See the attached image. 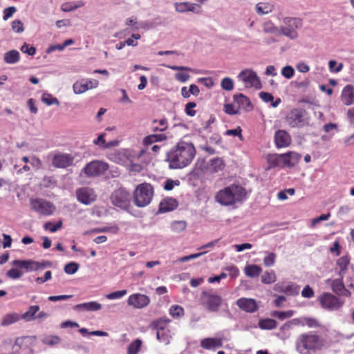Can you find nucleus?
<instances>
[{
	"mask_svg": "<svg viewBox=\"0 0 354 354\" xmlns=\"http://www.w3.org/2000/svg\"><path fill=\"white\" fill-rule=\"evenodd\" d=\"M196 155V149L191 142L180 141L167 153V160L171 169H182L189 165Z\"/></svg>",
	"mask_w": 354,
	"mask_h": 354,
	"instance_id": "obj_1",
	"label": "nucleus"
},
{
	"mask_svg": "<svg viewBox=\"0 0 354 354\" xmlns=\"http://www.w3.org/2000/svg\"><path fill=\"white\" fill-rule=\"evenodd\" d=\"M324 339L313 332L300 334L295 341V349L299 354H311L320 351Z\"/></svg>",
	"mask_w": 354,
	"mask_h": 354,
	"instance_id": "obj_2",
	"label": "nucleus"
},
{
	"mask_svg": "<svg viewBox=\"0 0 354 354\" xmlns=\"http://www.w3.org/2000/svg\"><path fill=\"white\" fill-rule=\"evenodd\" d=\"M245 189L240 185H231L219 190L215 196L216 202L224 206H230L242 202L246 198Z\"/></svg>",
	"mask_w": 354,
	"mask_h": 354,
	"instance_id": "obj_3",
	"label": "nucleus"
},
{
	"mask_svg": "<svg viewBox=\"0 0 354 354\" xmlns=\"http://www.w3.org/2000/svg\"><path fill=\"white\" fill-rule=\"evenodd\" d=\"M223 302L222 297L213 289L203 290L198 299L199 304L211 313L218 312Z\"/></svg>",
	"mask_w": 354,
	"mask_h": 354,
	"instance_id": "obj_4",
	"label": "nucleus"
},
{
	"mask_svg": "<svg viewBox=\"0 0 354 354\" xmlns=\"http://www.w3.org/2000/svg\"><path fill=\"white\" fill-rule=\"evenodd\" d=\"M153 196V188L150 183H143L138 185L133 192V202L138 207L148 205Z\"/></svg>",
	"mask_w": 354,
	"mask_h": 354,
	"instance_id": "obj_5",
	"label": "nucleus"
},
{
	"mask_svg": "<svg viewBox=\"0 0 354 354\" xmlns=\"http://www.w3.org/2000/svg\"><path fill=\"white\" fill-rule=\"evenodd\" d=\"M131 198L130 193L124 187L114 190L110 196L111 203L122 209H126L129 207Z\"/></svg>",
	"mask_w": 354,
	"mask_h": 354,
	"instance_id": "obj_6",
	"label": "nucleus"
},
{
	"mask_svg": "<svg viewBox=\"0 0 354 354\" xmlns=\"http://www.w3.org/2000/svg\"><path fill=\"white\" fill-rule=\"evenodd\" d=\"M31 209L44 216H50L55 211V205L41 198L31 199L30 201Z\"/></svg>",
	"mask_w": 354,
	"mask_h": 354,
	"instance_id": "obj_7",
	"label": "nucleus"
},
{
	"mask_svg": "<svg viewBox=\"0 0 354 354\" xmlns=\"http://www.w3.org/2000/svg\"><path fill=\"white\" fill-rule=\"evenodd\" d=\"M283 22L285 26L281 28L282 33L292 39H296L298 36L296 30L301 27V19L295 17H286Z\"/></svg>",
	"mask_w": 354,
	"mask_h": 354,
	"instance_id": "obj_8",
	"label": "nucleus"
},
{
	"mask_svg": "<svg viewBox=\"0 0 354 354\" xmlns=\"http://www.w3.org/2000/svg\"><path fill=\"white\" fill-rule=\"evenodd\" d=\"M108 169V163L100 160H93L88 163L83 170L86 176L91 177L100 176L106 171Z\"/></svg>",
	"mask_w": 354,
	"mask_h": 354,
	"instance_id": "obj_9",
	"label": "nucleus"
},
{
	"mask_svg": "<svg viewBox=\"0 0 354 354\" xmlns=\"http://www.w3.org/2000/svg\"><path fill=\"white\" fill-rule=\"evenodd\" d=\"M306 111L302 109H294L286 116V122L292 128L302 127L305 125Z\"/></svg>",
	"mask_w": 354,
	"mask_h": 354,
	"instance_id": "obj_10",
	"label": "nucleus"
},
{
	"mask_svg": "<svg viewBox=\"0 0 354 354\" xmlns=\"http://www.w3.org/2000/svg\"><path fill=\"white\" fill-rule=\"evenodd\" d=\"M238 78L244 82L246 87L261 88V83L257 73L251 69H245L238 75Z\"/></svg>",
	"mask_w": 354,
	"mask_h": 354,
	"instance_id": "obj_11",
	"label": "nucleus"
},
{
	"mask_svg": "<svg viewBox=\"0 0 354 354\" xmlns=\"http://www.w3.org/2000/svg\"><path fill=\"white\" fill-rule=\"evenodd\" d=\"M319 301L322 307L328 310H338L343 305L339 298L330 293H324Z\"/></svg>",
	"mask_w": 354,
	"mask_h": 354,
	"instance_id": "obj_12",
	"label": "nucleus"
},
{
	"mask_svg": "<svg viewBox=\"0 0 354 354\" xmlns=\"http://www.w3.org/2000/svg\"><path fill=\"white\" fill-rule=\"evenodd\" d=\"M150 302V298L147 295L141 293L132 294L127 299L128 305L137 309H142L148 306Z\"/></svg>",
	"mask_w": 354,
	"mask_h": 354,
	"instance_id": "obj_13",
	"label": "nucleus"
},
{
	"mask_svg": "<svg viewBox=\"0 0 354 354\" xmlns=\"http://www.w3.org/2000/svg\"><path fill=\"white\" fill-rule=\"evenodd\" d=\"M74 157L69 153H55L52 160V164L57 168L65 169L73 165Z\"/></svg>",
	"mask_w": 354,
	"mask_h": 354,
	"instance_id": "obj_14",
	"label": "nucleus"
},
{
	"mask_svg": "<svg viewBox=\"0 0 354 354\" xmlns=\"http://www.w3.org/2000/svg\"><path fill=\"white\" fill-rule=\"evenodd\" d=\"M78 201L84 205H88L96 200L97 195L94 190L89 187H82L76 191Z\"/></svg>",
	"mask_w": 354,
	"mask_h": 354,
	"instance_id": "obj_15",
	"label": "nucleus"
},
{
	"mask_svg": "<svg viewBox=\"0 0 354 354\" xmlns=\"http://www.w3.org/2000/svg\"><path fill=\"white\" fill-rule=\"evenodd\" d=\"M291 324L307 326L309 328H317L319 326V324L316 319L312 317H302L300 319H293L290 322H286L281 327V330H284L289 329Z\"/></svg>",
	"mask_w": 354,
	"mask_h": 354,
	"instance_id": "obj_16",
	"label": "nucleus"
},
{
	"mask_svg": "<svg viewBox=\"0 0 354 354\" xmlns=\"http://www.w3.org/2000/svg\"><path fill=\"white\" fill-rule=\"evenodd\" d=\"M292 139L290 134L285 130H278L274 133V143L277 148L288 147Z\"/></svg>",
	"mask_w": 354,
	"mask_h": 354,
	"instance_id": "obj_17",
	"label": "nucleus"
},
{
	"mask_svg": "<svg viewBox=\"0 0 354 354\" xmlns=\"http://www.w3.org/2000/svg\"><path fill=\"white\" fill-rule=\"evenodd\" d=\"M236 305L243 310L253 313L257 310V304L254 299L240 298L236 301Z\"/></svg>",
	"mask_w": 354,
	"mask_h": 354,
	"instance_id": "obj_18",
	"label": "nucleus"
},
{
	"mask_svg": "<svg viewBox=\"0 0 354 354\" xmlns=\"http://www.w3.org/2000/svg\"><path fill=\"white\" fill-rule=\"evenodd\" d=\"M12 265L19 268H24L27 272L39 270L38 261L31 259L29 260H15L12 261Z\"/></svg>",
	"mask_w": 354,
	"mask_h": 354,
	"instance_id": "obj_19",
	"label": "nucleus"
},
{
	"mask_svg": "<svg viewBox=\"0 0 354 354\" xmlns=\"http://www.w3.org/2000/svg\"><path fill=\"white\" fill-rule=\"evenodd\" d=\"M201 346L207 350H215L223 346V339L216 337L205 338L201 342Z\"/></svg>",
	"mask_w": 354,
	"mask_h": 354,
	"instance_id": "obj_20",
	"label": "nucleus"
},
{
	"mask_svg": "<svg viewBox=\"0 0 354 354\" xmlns=\"http://www.w3.org/2000/svg\"><path fill=\"white\" fill-rule=\"evenodd\" d=\"M341 99L345 105L352 104L354 102V86L346 85L342 91Z\"/></svg>",
	"mask_w": 354,
	"mask_h": 354,
	"instance_id": "obj_21",
	"label": "nucleus"
},
{
	"mask_svg": "<svg viewBox=\"0 0 354 354\" xmlns=\"http://www.w3.org/2000/svg\"><path fill=\"white\" fill-rule=\"evenodd\" d=\"M178 207V202L173 198H164L159 205V212H167L174 210Z\"/></svg>",
	"mask_w": 354,
	"mask_h": 354,
	"instance_id": "obj_22",
	"label": "nucleus"
},
{
	"mask_svg": "<svg viewBox=\"0 0 354 354\" xmlns=\"http://www.w3.org/2000/svg\"><path fill=\"white\" fill-rule=\"evenodd\" d=\"M171 322V320L167 317H161L154 320L151 324V327L157 331L165 330L169 328V324Z\"/></svg>",
	"mask_w": 354,
	"mask_h": 354,
	"instance_id": "obj_23",
	"label": "nucleus"
},
{
	"mask_svg": "<svg viewBox=\"0 0 354 354\" xmlns=\"http://www.w3.org/2000/svg\"><path fill=\"white\" fill-rule=\"evenodd\" d=\"M102 305L96 301H90L77 304L74 306L75 310H83L86 311H96L100 310Z\"/></svg>",
	"mask_w": 354,
	"mask_h": 354,
	"instance_id": "obj_24",
	"label": "nucleus"
},
{
	"mask_svg": "<svg viewBox=\"0 0 354 354\" xmlns=\"http://www.w3.org/2000/svg\"><path fill=\"white\" fill-rule=\"evenodd\" d=\"M225 164L221 158H214L209 161V169L214 173L222 171L225 168Z\"/></svg>",
	"mask_w": 354,
	"mask_h": 354,
	"instance_id": "obj_25",
	"label": "nucleus"
},
{
	"mask_svg": "<svg viewBox=\"0 0 354 354\" xmlns=\"http://www.w3.org/2000/svg\"><path fill=\"white\" fill-rule=\"evenodd\" d=\"M279 158H281V161H283L285 165L291 167L294 165V163L291 162V160H295L297 161L301 158V156L297 153L288 152L286 153L279 155Z\"/></svg>",
	"mask_w": 354,
	"mask_h": 354,
	"instance_id": "obj_26",
	"label": "nucleus"
},
{
	"mask_svg": "<svg viewBox=\"0 0 354 354\" xmlns=\"http://www.w3.org/2000/svg\"><path fill=\"white\" fill-rule=\"evenodd\" d=\"M95 145H101L103 149H109L112 147L118 146L119 142L116 140L106 142L104 140V133H101L98 136L97 138L93 141Z\"/></svg>",
	"mask_w": 354,
	"mask_h": 354,
	"instance_id": "obj_27",
	"label": "nucleus"
},
{
	"mask_svg": "<svg viewBox=\"0 0 354 354\" xmlns=\"http://www.w3.org/2000/svg\"><path fill=\"white\" fill-rule=\"evenodd\" d=\"M21 319V316L18 313H8L6 314L2 319L1 326H6L17 322Z\"/></svg>",
	"mask_w": 354,
	"mask_h": 354,
	"instance_id": "obj_28",
	"label": "nucleus"
},
{
	"mask_svg": "<svg viewBox=\"0 0 354 354\" xmlns=\"http://www.w3.org/2000/svg\"><path fill=\"white\" fill-rule=\"evenodd\" d=\"M244 272L246 276L249 277H257L262 272V269L257 265H248L245 267Z\"/></svg>",
	"mask_w": 354,
	"mask_h": 354,
	"instance_id": "obj_29",
	"label": "nucleus"
},
{
	"mask_svg": "<svg viewBox=\"0 0 354 354\" xmlns=\"http://www.w3.org/2000/svg\"><path fill=\"white\" fill-rule=\"evenodd\" d=\"M299 290L300 286L299 285L292 282H288L286 283L283 293L288 296H295L299 295Z\"/></svg>",
	"mask_w": 354,
	"mask_h": 354,
	"instance_id": "obj_30",
	"label": "nucleus"
},
{
	"mask_svg": "<svg viewBox=\"0 0 354 354\" xmlns=\"http://www.w3.org/2000/svg\"><path fill=\"white\" fill-rule=\"evenodd\" d=\"M234 102L238 104L239 109L241 108L247 109L248 107L251 106V102L249 98L241 93L239 95H234Z\"/></svg>",
	"mask_w": 354,
	"mask_h": 354,
	"instance_id": "obj_31",
	"label": "nucleus"
},
{
	"mask_svg": "<svg viewBox=\"0 0 354 354\" xmlns=\"http://www.w3.org/2000/svg\"><path fill=\"white\" fill-rule=\"evenodd\" d=\"M19 53L16 50H12L5 53L4 61L8 64H15L19 61Z\"/></svg>",
	"mask_w": 354,
	"mask_h": 354,
	"instance_id": "obj_32",
	"label": "nucleus"
},
{
	"mask_svg": "<svg viewBox=\"0 0 354 354\" xmlns=\"http://www.w3.org/2000/svg\"><path fill=\"white\" fill-rule=\"evenodd\" d=\"M259 327L263 330H272L277 326V322L273 319H263L259 322Z\"/></svg>",
	"mask_w": 354,
	"mask_h": 354,
	"instance_id": "obj_33",
	"label": "nucleus"
},
{
	"mask_svg": "<svg viewBox=\"0 0 354 354\" xmlns=\"http://www.w3.org/2000/svg\"><path fill=\"white\" fill-rule=\"evenodd\" d=\"M39 306H30L28 310L21 315V319L30 321L37 319L36 313L39 311Z\"/></svg>",
	"mask_w": 354,
	"mask_h": 354,
	"instance_id": "obj_34",
	"label": "nucleus"
},
{
	"mask_svg": "<svg viewBox=\"0 0 354 354\" xmlns=\"http://www.w3.org/2000/svg\"><path fill=\"white\" fill-rule=\"evenodd\" d=\"M73 89L75 94H82L88 91V87L85 83V80H81L73 84Z\"/></svg>",
	"mask_w": 354,
	"mask_h": 354,
	"instance_id": "obj_35",
	"label": "nucleus"
},
{
	"mask_svg": "<svg viewBox=\"0 0 354 354\" xmlns=\"http://www.w3.org/2000/svg\"><path fill=\"white\" fill-rule=\"evenodd\" d=\"M256 10L259 15H265L271 12L273 6L268 3H259L256 6Z\"/></svg>",
	"mask_w": 354,
	"mask_h": 354,
	"instance_id": "obj_36",
	"label": "nucleus"
},
{
	"mask_svg": "<svg viewBox=\"0 0 354 354\" xmlns=\"http://www.w3.org/2000/svg\"><path fill=\"white\" fill-rule=\"evenodd\" d=\"M195 4L187 2L176 3L175 4L176 10L178 12H184L186 11L193 12L195 8Z\"/></svg>",
	"mask_w": 354,
	"mask_h": 354,
	"instance_id": "obj_37",
	"label": "nucleus"
},
{
	"mask_svg": "<svg viewBox=\"0 0 354 354\" xmlns=\"http://www.w3.org/2000/svg\"><path fill=\"white\" fill-rule=\"evenodd\" d=\"M276 280L277 277L274 271L273 270L266 271L261 276V281L265 284H271L275 282Z\"/></svg>",
	"mask_w": 354,
	"mask_h": 354,
	"instance_id": "obj_38",
	"label": "nucleus"
},
{
	"mask_svg": "<svg viewBox=\"0 0 354 354\" xmlns=\"http://www.w3.org/2000/svg\"><path fill=\"white\" fill-rule=\"evenodd\" d=\"M157 339L165 343V344H168L170 342V339L171 337V330L169 329H167L165 330L157 331L156 333Z\"/></svg>",
	"mask_w": 354,
	"mask_h": 354,
	"instance_id": "obj_39",
	"label": "nucleus"
},
{
	"mask_svg": "<svg viewBox=\"0 0 354 354\" xmlns=\"http://www.w3.org/2000/svg\"><path fill=\"white\" fill-rule=\"evenodd\" d=\"M142 341L136 339L133 341L128 346V354H138L142 346Z\"/></svg>",
	"mask_w": 354,
	"mask_h": 354,
	"instance_id": "obj_40",
	"label": "nucleus"
},
{
	"mask_svg": "<svg viewBox=\"0 0 354 354\" xmlns=\"http://www.w3.org/2000/svg\"><path fill=\"white\" fill-rule=\"evenodd\" d=\"M184 309L178 305H173L169 309V314L174 318H179L184 315Z\"/></svg>",
	"mask_w": 354,
	"mask_h": 354,
	"instance_id": "obj_41",
	"label": "nucleus"
},
{
	"mask_svg": "<svg viewBox=\"0 0 354 354\" xmlns=\"http://www.w3.org/2000/svg\"><path fill=\"white\" fill-rule=\"evenodd\" d=\"M62 225L63 223L61 220L57 221L56 223L49 221L44 224V227L46 230H48L50 232H55L62 227Z\"/></svg>",
	"mask_w": 354,
	"mask_h": 354,
	"instance_id": "obj_42",
	"label": "nucleus"
},
{
	"mask_svg": "<svg viewBox=\"0 0 354 354\" xmlns=\"http://www.w3.org/2000/svg\"><path fill=\"white\" fill-rule=\"evenodd\" d=\"M295 314V311L292 310H289L287 311H274L272 313V316L277 317L281 320H283L286 318H290L292 317Z\"/></svg>",
	"mask_w": 354,
	"mask_h": 354,
	"instance_id": "obj_43",
	"label": "nucleus"
},
{
	"mask_svg": "<svg viewBox=\"0 0 354 354\" xmlns=\"http://www.w3.org/2000/svg\"><path fill=\"white\" fill-rule=\"evenodd\" d=\"M344 288L345 287L343 283L342 279H337L333 281L332 290L335 293H342L344 291Z\"/></svg>",
	"mask_w": 354,
	"mask_h": 354,
	"instance_id": "obj_44",
	"label": "nucleus"
},
{
	"mask_svg": "<svg viewBox=\"0 0 354 354\" xmlns=\"http://www.w3.org/2000/svg\"><path fill=\"white\" fill-rule=\"evenodd\" d=\"M61 339L57 335H49L45 337L42 342L44 344L48 345V346H54L55 344H57L60 342Z\"/></svg>",
	"mask_w": 354,
	"mask_h": 354,
	"instance_id": "obj_45",
	"label": "nucleus"
},
{
	"mask_svg": "<svg viewBox=\"0 0 354 354\" xmlns=\"http://www.w3.org/2000/svg\"><path fill=\"white\" fill-rule=\"evenodd\" d=\"M349 264V259L347 256L340 257L337 262V266L340 269V272H345Z\"/></svg>",
	"mask_w": 354,
	"mask_h": 354,
	"instance_id": "obj_46",
	"label": "nucleus"
},
{
	"mask_svg": "<svg viewBox=\"0 0 354 354\" xmlns=\"http://www.w3.org/2000/svg\"><path fill=\"white\" fill-rule=\"evenodd\" d=\"M224 111L228 115H236L239 113V107L232 104L224 105Z\"/></svg>",
	"mask_w": 354,
	"mask_h": 354,
	"instance_id": "obj_47",
	"label": "nucleus"
},
{
	"mask_svg": "<svg viewBox=\"0 0 354 354\" xmlns=\"http://www.w3.org/2000/svg\"><path fill=\"white\" fill-rule=\"evenodd\" d=\"M41 100L47 105H52L54 104H59L58 100L56 97H53L52 95L48 93L43 94Z\"/></svg>",
	"mask_w": 354,
	"mask_h": 354,
	"instance_id": "obj_48",
	"label": "nucleus"
},
{
	"mask_svg": "<svg viewBox=\"0 0 354 354\" xmlns=\"http://www.w3.org/2000/svg\"><path fill=\"white\" fill-rule=\"evenodd\" d=\"M221 86L225 91H232L234 88L233 80L230 77H225L222 80Z\"/></svg>",
	"mask_w": 354,
	"mask_h": 354,
	"instance_id": "obj_49",
	"label": "nucleus"
},
{
	"mask_svg": "<svg viewBox=\"0 0 354 354\" xmlns=\"http://www.w3.org/2000/svg\"><path fill=\"white\" fill-rule=\"evenodd\" d=\"M158 122V120H153V124H156ZM167 128V121L166 119H161L158 121V126H153V131H163L166 130Z\"/></svg>",
	"mask_w": 354,
	"mask_h": 354,
	"instance_id": "obj_50",
	"label": "nucleus"
},
{
	"mask_svg": "<svg viewBox=\"0 0 354 354\" xmlns=\"http://www.w3.org/2000/svg\"><path fill=\"white\" fill-rule=\"evenodd\" d=\"M79 268V265L75 262H71L64 266V272L68 274H75Z\"/></svg>",
	"mask_w": 354,
	"mask_h": 354,
	"instance_id": "obj_51",
	"label": "nucleus"
},
{
	"mask_svg": "<svg viewBox=\"0 0 354 354\" xmlns=\"http://www.w3.org/2000/svg\"><path fill=\"white\" fill-rule=\"evenodd\" d=\"M276 257H277V255L274 253H273V252L269 253L263 259L264 265L267 267L272 266L275 263Z\"/></svg>",
	"mask_w": 354,
	"mask_h": 354,
	"instance_id": "obj_52",
	"label": "nucleus"
},
{
	"mask_svg": "<svg viewBox=\"0 0 354 354\" xmlns=\"http://www.w3.org/2000/svg\"><path fill=\"white\" fill-rule=\"evenodd\" d=\"M127 294V290H118L115 292H111L108 294L106 297L108 299H120L124 297Z\"/></svg>",
	"mask_w": 354,
	"mask_h": 354,
	"instance_id": "obj_53",
	"label": "nucleus"
},
{
	"mask_svg": "<svg viewBox=\"0 0 354 354\" xmlns=\"http://www.w3.org/2000/svg\"><path fill=\"white\" fill-rule=\"evenodd\" d=\"M196 106V103L190 102L185 105V111L189 116L194 117L196 111L194 109Z\"/></svg>",
	"mask_w": 354,
	"mask_h": 354,
	"instance_id": "obj_54",
	"label": "nucleus"
},
{
	"mask_svg": "<svg viewBox=\"0 0 354 354\" xmlns=\"http://www.w3.org/2000/svg\"><path fill=\"white\" fill-rule=\"evenodd\" d=\"M21 50L24 53H26L28 55H34L36 53V48L32 46H30L29 44L24 43L23 46L21 47Z\"/></svg>",
	"mask_w": 354,
	"mask_h": 354,
	"instance_id": "obj_55",
	"label": "nucleus"
},
{
	"mask_svg": "<svg viewBox=\"0 0 354 354\" xmlns=\"http://www.w3.org/2000/svg\"><path fill=\"white\" fill-rule=\"evenodd\" d=\"M281 74L283 76L288 79H290L293 77L295 74L294 68L292 66H286L283 68L281 71Z\"/></svg>",
	"mask_w": 354,
	"mask_h": 354,
	"instance_id": "obj_56",
	"label": "nucleus"
},
{
	"mask_svg": "<svg viewBox=\"0 0 354 354\" xmlns=\"http://www.w3.org/2000/svg\"><path fill=\"white\" fill-rule=\"evenodd\" d=\"M12 30L16 32H21L24 31V24L20 20H15L12 22Z\"/></svg>",
	"mask_w": 354,
	"mask_h": 354,
	"instance_id": "obj_57",
	"label": "nucleus"
},
{
	"mask_svg": "<svg viewBox=\"0 0 354 354\" xmlns=\"http://www.w3.org/2000/svg\"><path fill=\"white\" fill-rule=\"evenodd\" d=\"M314 295L313 289L308 285H306L301 291V296L304 298H312Z\"/></svg>",
	"mask_w": 354,
	"mask_h": 354,
	"instance_id": "obj_58",
	"label": "nucleus"
},
{
	"mask_svg": "<svg viewBox=\"0 0 354 354\" xmlns=\"http://www.w3.org/2000/svg\"><path fill=\"white\" fill-rule=\"evenodd\" d=\"M6 274L9 278L16 279L20 278L22 276L23 272L18 270L17 269L12 268L7 272Z\"/></svg>",
	"mask_w": 354,
	"mask_h": 354,
	"instance_id": "obj_59",
	"label": "nucleus"
},
{
	"mask_svg": "<svg viewBox=\"0 0 354 354\" xmlns=\"http://www.w3.org/2000/svg\"><path fill=\"white\" fill-rule=\"evenodd\" d=\"M17 11V8L14 6H10L7 8H5L3 10V20L6 21L10 17H11L13 14Z\"/></svg>",
	"mask_w": 354,
	"mask_h": 354,
	"instance_id": "obj_60",
	"label": "nucleus"
},
{
	"mask_svg": "<svg viewBox=\"0 0 354 354\" xmlns=\"http://www.w3.org/2000/svg\"><path fill=\"white\" fill-rule=\"evenodd\" d=\"M52 278V272L50 270H48L45 272L44 277H39L35 279V281L41 284L45 283L47 281H49Z\"/></svg>",
	"mask_w": 354,
	"mask_h": 354,
	"instance_id": "obj_61",
	"label": "nucleus"
},
{
	"mask_svg": "<svg viewBox=\"0 0 354 354\" xmlns=\"http://www.w3.org/2000/svg\"><path fill=\"white\" fill-rule=\"evenodd\" d=\"M141 37L140 35L138 33H135L131 35V38H128L126 41V45L128 46H136L138 45V43L135 41L136 40L140 39Z\"/></svg>",
	"mask_w": 354,
	"mask_h": 354,
	"instance_id": "obj_62",
	"label": "nucleus"
},
{
	"mask_svg": "<svg viewBox=\"0 0 354 354\" xmlns=\"http://www.w3.org/2000/svg\"><path fill=\"white\" fill-rule=\"evenodd\" d=\"M277 28L270 21L266 22L263 24V31L265 32L274 33L277 32Z\"/></svg>",
	"mask_w": 354,
	"mask_h": 354,
	"instance_id": "obj_63",
	"label": "nucleus"
},
{
	"mask_svg": "<svg viewBox=\"0 0 354 354\" xmlns=\"http://www.w3.org/2000/svg\"><path fill=\"white\" fill-rule=\"evenodd\" d=\"M226 270L228 272L229 275L232 278H236L239 274V270L235 266H231L226 268Z\"/></svg>",
	"mask_w": 354,
	"mask_h": 354,
	"instance_id": "obj_64",
	"label": "nucleus"
}]
</instances>
